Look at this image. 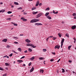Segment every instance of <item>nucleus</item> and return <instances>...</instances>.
Returning <instances> with one entry per match:
<instances>
[{
  "mask_svg": "<svg viewBox=\"0 0 76 76\" xmlns=\"http://www.w3.org/2000/svg\"><path fill=\"white\" fill-rule=\"evenodd\" d=\"M39 20L38 19H32L30 21V23H34L35 22H38Z\"/></svg>",
  "mask_w": 76,
  "mask_h": 76,
  "instance_id": "obj_1",
  "label": "nucleus"
},
{
  "mask_svg": "<svg viewBox=\"0 0 76 76\" xmlns=\"http://www.w3.org/2000/svg\"><path fill=\"white\" fill-rule=\"evenodd\" d=\"M26 46H30V47H32L33 48H35L37 47L36 46H34V45H33L32 44H30V43H28L27 44H26Z\"/></svg>",
  "mask_w": 76,
  "mask_h": 76,
  "instance_id": "obj_2",
  "label": "nucleus"
},
{
  "mask_svg": "<svg viewBox=\"0 0 76 76\" xmlns=\"http://www.w3.org/2000/svg\"><path fill=\"white\" fill-rule=\"evenodd\" d=\"M42 15V13L41 12L39 13L37 15L36 18H39V17L41 16Z\"/></svg>",
  "mask_w": 76,
  "mask_h": 76,
  "instance_id": "obj_3",
  "label": "nucleus"
},
{
  "mask_svg": "<svg viewBox=\"0 0 76 76\" xmlns=\"http://www.w3.org/2000/svg\"><path fill=\"white\" fill-rule=\"evenodd\" d=\"M64 39H62L61 42V48H62V47H63V43L64 42Z\"/></svg>",
  "mask_w": 76,
  "mask_h": 76,
  "instance_id": "obj_4",
  "label": "nucleus"
},
{
  "mask_svg": "<svg viewBox=\"0 0 76 76\" xmlns=\"http://www.w3.org/2000/svg\"><path fill=\"white\" fill-rule=\"evenodd\" d=\"M60 48V46L58 45H56L55 47V49H56V48L59 49Z\"/></svg>",
  "mask_w": 76,
  "mask_h": 76,
  "instance_id": "obj_5",
  "label": "nucleus"
},
{
  "mask_svg": "<svg viewBox=\"0 0 76 76\" xmlns=\"http://www.w3.org/2000/svg\"><path fill=\"white\" fill-rule=\"evenodd\" d=\"M21 20H23V21H24V22L27 21V19H25V18L23 17L21 18Z\"/></svg>",
  "mask_w": 76,
  "mask_h": 76,
  "instance_id": "obj_6",
  "label": "nucleus"
},
{
  "mask_svg": "<svg viewBox=\"0 0 76 76\" xmlns=\"http://www.w3.org/2000/svg\"><path fill=\"white\" fill-rule=\"evenodd\" d=\"M35 25L39 26V25H42V24L41 23H35Z\"/></svg>",
  "mask_w": 76,
  "mask_h": 76,
  "instance_id": "obj_7",
  "label": "nucleus"
},
{
  "mask_svg": "<svg viewBox=\"0 0 76 76\" xmlns=\"http://www.w3.org/2000/svg\"><path fill=\"white\" fill-rule=\"evenodd\" d=\"M25 41L27 42H28V43H29V42H31V41L30 40H29L28 39H25Z\"/></svg>",
  "mask_w": 76,
  "mask_h": 76,
  "instance_id": "obj_8",
  "label": "nucleus"
},
{
  "mask_svg": "<svg viewBox=\"0 0 76 76\" xmlns=\"http://www.w3.org/2000/svg\"><path fill=\"white\" fill-rule=\"evenodd\" d=\"M76 25H74L71 27V29H76Z\"/></svg>",
  "mask_w": 76,
  "mask_h": 76,
  "instance_id": "obj_9",
  "label": "nucleus"
},
{
  "mask_svg": "<svg viewBox=\"0 0 76 76\" xmlns=\"http://www.w3.org/2000/svg\"><path fill=\"white\" fill-rule=\"evenodd\" d=\"M17 61L18 62H19V63H22V62H23V61L22 60H17Z\"/></svg>",
  "mask_w": 76,
  "mask_h": 76,
  "instance_id": "obj_10",
  "label": "nucleus"
},
{
  "mask_svg": "<svg viewBox=\"0 0 76 76\" xmlns=\"http://www.w3.org/2000/svg\"><path fill=\"white\" fill-rule=\"evenodd\" d=\"M7 39H3L2 41V42H7Z\"/></svg>",
  "mask_w": 76,
  "mask_h": 76,
  "instance_id": "obj_11",
  "label": "nucleus"
},
{
  "mask_svg": "<svg viewBox=\"0 0 76 76\" xmlns=\"http://www.w3.org/2000/svg\"><path fill=\"white\" fill-rule=\"evenodd\" d=\"M34 67H32L30 70V73H31V72H32L33 71H34Z\"/></svg>",
  "mask_w": 76,
  "mask_h": 76,
  "instance_id": "obj_12",
  "label": "nucleus"
},
{
  "mask_svg": "<svg viewBox=\"0 0 76 76\" xmlns=\"http://www.w3.org/2000/svg\"><path fill=\"white\" fill-rule=\"evenodd\" d=\"M38 13V11H37L36 12H35L34 11H33L32 12V13L33 15H36L37 13Z\"/></svg>",
  "mask_w": 76,
  "mask_h": 76,
  "instance_id": "obj_13",
  "label": "nucleus"
},
{
  "mask_svg": "<svg viewBox=\"0 0 76 76\" xmlns=\"http://www.w3.org/2000/svg\"><path fill=\"white\" fill-rule=\"evenodd\" d=\"M28 51L29 52H32V49L29 48L28 50Z\"/></svg>",
  "mask_w": 76,
  "mask_h": 76,
  "instance_id": "obj_14",
  "label": "nucleus"
},
{
  "mask_svg": "<svg viewBox=\"0 0 76 76\" xmlns=\"http://www.w3.org/2000/svg\"><path fill=\"white\" fill-rule=\"evenodd\" d=\"M18 51H20V52H21V51H22V49H21V48H18Z\"/></svg>",
  "mask_w": 76,
  "mask_h": 76,
  "instance_id": "obj_15",
  "label": "nucleus"
},
{
  "mask_svg": "<svg viewBox=\"0 0 76 76\" xmlns=\"http://www.w3.org/2000/svg\"><path fill=\"white\" fill-rule=\"evenodd\" d=\"M66 37H68V38H69V34L68 33H66L65 34Z\"/></svg>",
  "mask_w": 76,
  "mask_h": 76,
  "instance_id": "obj_16",
  "label": "nucleus"
},
{
  "mask_svg": "<svg viewBox=\"0 0 76 76\" xmlns=\"http://www.w3.org/2000/svg\"><path fill=\"white\" fill-rule=\"evenodd\" d=\"M44 70L41 69L40 70V73H44Z\"/></svg>",
  "mask_w": 76,
  "mask_h": 76,
  "instance_id": "obj_17",
  "label": "nucleus"
},
{
  "mask_svg": "<svg viewBox=\"0 0 76 76\" xmlns=\"http://www.w3.org/2000/svg\"><path fill=\"white\" fill-rule=\"evenodd\" d=\"M47 18H48V19H51V17L48 16H47Z\"/></svg>",
  "mask_w": 76,
  "mask_h": 76,
  "instance_id": "obj_18",
  "label": "nucleus"
},
{
  "mask_svg": "<svg viewBox=\"0 0 76 76\" xmlns=\"http://www.w3.org/2000/svg\"><path fill=\"white\" fill-rule=\"evenodd\" d=\"M39 60H44V58L42 57H39Z\"/></svg>",
  "mask_w": 76,
  "mask_h": 76,
  "instance_id": "obj_19",
  "label": "nucleus"
},
{
  "mask_svg": "<svg viewBox=\"0 0 76 76\" xmlns=\"http://www.w3.org/2000/svg\"><path fill=\"white\" fill-rule=\"evenodd\" d=\"M35 58V57L34 56L32 57L31 58H30L31 60H33Z\"/></svg>",
  "mask_w": 76,
  "mask_h": 76,
  "instance_id": "obj_20",
  "label": "nucleus"
},
{
  "mask_svg": "<svg viewBox=\"0 0 76 76\" xmlns=\"http://www.w3.org/2000/svg\"><path fill=\"white\" fill-rule=\"evenodd\" d=\"M14 4H15V5H19V4H18V3L16 2H14Z\"/></svg>",
  "mask_w": 76,
  "mask_h": 76,
  "instance_id": "obj_21",
  "label": "nucleus"
},
{
  "mask_svg": "<svg viewBox=\"0 0 76 76\" xmlns=\"http://www.w3.org/2000/svg\"><path fill=\"white\" fill-rule=\"evenodd\" d=\"M5 64L6 66H9V64H8V63H5Z\"/></svg>",
  "mask_w": 76,
  "mask_h": 76,
  "instance_id": "obj_22",
  "label": "nucleus"
},
{
  "mask_svg": "<svg viewBox=\"0 0 76 76\" xmlns=\"http://www.w3.org/2000/svg\"><path fill=\"white\" fill-rule=\"evenodd\" d=\"M72 16H76V13H73L72 14Z\"/></svg>",
  "mask_w": 76,
  "mask_h": 76,
  "instance_id": "obj_23",
  "label": "nucleus"
},
{
  "mask_svg": "<svg viewBox=\"0 0 76 76\" xmlns=\"http://www.w3.org/2000/svg\"><path fill=\"white\" fill-rule=\"evenodd\" d=\"M22 8L21 7H20L18 8V10H22Z\"/></svg>",
  "mask_w": 76,
  "mask_h": 76,
  "instance_id": "obj_24",
  "label": "nucleus"
},
{
  "mask_svg": "<svg viewBox=\"0 0 76 76\" xmlns=\"http://www.w3.org/2000/svg\"><path fill=\"white\" fill-rule=\"evenodd\" d=\"M57 39V37H53V40H55V39Z\"/></svg>",
  "mask_w": 76,
  "mask_h": 76,
  "instance_id": "obj_25",
  "label": "nucleus"
},
{
  "mask_svg": "<svg viewBox=\"0 0 76 76\" xmlns=\"http://www.w3.org/2000/svg\"><path fill=\"white\" fill-rule=\"evenodd\" d=\"M35 9H36V8L35 7H33L32 8L31 10H35Z\"/></svg>",
  "mask_w": 76,
  "mask_h": 76,
  "instance_id": "obj_26",
  "label": "nucleus"
},
{
  "mask_svg": "<svg viewBox=\"0 0 76 76\" xmlns=\"http://www.w3.org/2000/svg\"><path fill=\"white\" fill-rule=\"evenodd\" d=\"M49 12H48L46 13L45 14V16H48V15H49Z\"/></svg>",
  "mask_w": 76,
  "mask_h": 76,
  "instance_id": "obj_27",
  "label": "nucleus"
},
{
  "mask_svg": "<svg viewBox=\"0 0 76 76\" xmlns=\"http://www.w3.org/2000/svg\"><path fill=\"white\" fill-rule=\"evenodd\" d=\"M46 51H47V50L45 49H43V51L44 52H45Z\"/></svg>",
  "mask_w": 76,
  "mask_h": 76,
  "instance_id": "obj_28",
  "label": "nucleus"
},
{
  "mask_svg": "<svg viewBox=\"0 0 76 76\" xmlns=\"http://www.w3.org/2000/svg\"><path fill=\"white\" fill-rule=\"evenodd\" d=\"M6 20H11V18H7L6 19Z\"/></svg>",
  "mask_w": 76,
  "mask_h": 76,
  "instance_id": "obj_29",
  "label": "nucleus"
},
{
  "mask_svg": "<svg viewBox=\"0 0 76 76\" xmlns=\"http://www.w3.org/2000/svg\"><path fill=\"white\" fill-rule=\"evenodd\" d=\"M50 10V8L49 7H48L46 9V10L48 11V10Z\"/></svg>",
  "mask_w": 76,
  "mask_h": 76,
  "instance_id": "obj_30",
  "label": "nucleus"
},
{
  "mask_svg": "<svg viewBox=\"0 0 76 76\" xmlns=\"http://www.w3.org/2000/svg\"><path fill=\"white\" fill-rule=\"evenodd\" d=\"M72 47V46H69L68 47V50H70V48H71Z\"/></svg>",
  "mask_w": 76,
  "mask_h": 76,
  "instance_id": "obj_31",
  "label": "nucleus"
},
{
  "mask_svg": "<svg viewBox=\"0 0 76 76\" xmlns=\"http://www.w3.org/2000/svg\"><path fill=\"white\" fill-rule=\"evenodd\" d=\"M5 10H1L0 11V13H1V12H4Z\"/></svg>",
  "mask_w": 76,
  "mask_h": 76,
  "instance_id": "obj_32",
  "label": "nucleus"
},
{
  "mask_svg": "<svg viewBox=\"0 0 76 76\" xmlns=\"http://www.w3.org/2000/svg\"><path fill=\"white\" fill-rule=\"evenodd\" d=\"M7 48H10V47L9 45H7Z\"/></svg>",
  "mask_w": 76,
  "mask_h": 76,
  "instance_id": "obj_33",
  "label": "nucleus"
},
{
  "mask_svg": "<svg viewBox=\"0 0 76 76\" xmlns=\"http://www.w3.org/2000/svg\"><path fill=\"white\" fill-rule=\"evenodd\" d=\"M8 13V14H10V13H12V12L11 11H8V12H7Z\"/></svg>",
  "mask_w": 76,
  "mask_h": 76,
  "instance_id": "obj_34",
  "label": "nucleus"
},
{
  "mask_svg": "<svg viewBox=\"0 0 76 76\" xmlns=\"http://www.w3.org/2000/svg\"><path fill=\"white\" fill-rule=\"evenodd\" d=\"M39 1H38L37 2L36 4H39Z\"/></svg>",
  "mask_w": 76,
  "mask_h": 76,
  "instance_id": "obj_35",
  "label": "nucleus"
},
{
  "mask_svg": "<svg viewBox=\"0 0 76 76\" xmlns=\"http://www.w3.org/2000/svg\"><path fill=\"white\" fill-rule=\"evenodd\" d=\"M62 72H63V73H64V69H62Z\"/></svg>",
  "mask_w": 76,
  "mask_h": 76,
  "instance_id": "obj_36",
  "label": "nucleus"
},
{
  "mask_svg": "<svg viewBox=\"0 0 76 76\" xmlns=\"http://www.w3.org/2000/svg\"><path fill=\"white\" fill-rule=\"evenodd\" d=\"M58 35L59 36V37L60 38L61 37V34L60 33L58 34Z\"/></svg>",
  "mask_w": 76,
  "mask_h": 76,
  "instance_id": "obj_37",
  "label": "nucleus"
},
{
  "mask_svg": "<svg viewBox=\"0 0 76 76\" xmlns=\"http://www.w3.org/2000/svg\"><path fill=\"white\" fill-rule=\"evenodd\" d=\"M12 56H13V54H12V53H11V54H10L9 55L10 57H12Z\"/></svg>",
  "mask_w": 76,
  "mask_h": 76,
  "instance_id": "obj_38",
  "label": "nucleus"
},
{
  "mask_svg": "<svg viewBox=\"0 0 76 76\" xmlns=\"http://www.w3.org/2000/svg\"><path fill=\"white\" fill-rule=\"evenodd\" d=\"M13 53H15V54H18V53H17V52H15V51H13Z\"/></svg>",
  "mask_w": 76,
  "mask_h": 76,
  "instance_id": "obj_39",
  "label": "nucleus"
},
{
  "mask_svg": "<svg viewBox=\"0 0 76 76\" xmlns=\"http://www.w3.org/2000/svg\"><path fill=\"white\" fill-rule=\"evenodd\" d=\"M31 62H30V63L28 64V66H30L31 65Z\"/></svg>",
  "mask_w": 76,
  "mask_h": 76,
  "instance_id": "obj_40",
  "label": "nucleus"
},
{
  "mask_svg": "<svg viewBox=\"0 0 76 76\" xmlns=\"http://www.w3.org/2000/svg\"><path fill=\"white\" fill-rule=\"evenodd\" d=\"M25 58V56H23L20 59H22V58Z\"/></svg>",
  "mask_w": 76,
  "mask_h": 76,
  "instance_id": "obj_41",
  "label": "nucleus"
},
{
  "mask_svg": "<svg viewBox=\"0 0 76 76\" xmlns=\"http://www.w3.org/2000/svg\"><path fill=\"white\" fill-rule=\"evenodd\" d=\"M0 70H3V68H1V67H0Z\"/></svg>",
  "mask_w": 76,
  "mask_h": 76,
  "instance_id": "obj_42",
  "label": "nucleus"
},
{
  "mask_svg": "<svg viewBox=\"0 0 76 76\" xmlns=\"http://www.w3.org/2000/svg\"><path fill=\"white\" fill-rule=\"evenodd\" d=\"M52 54H53V55H55L56 54V53H53V52H52Z\"/></svg>",
  "mask_w": 76,
  "mask_h": 76,
  "instance_id": "obj_43",
  "label": "nucleus"
},
{
  "mask_svg": "<svg viewBox=\"0 0 76 76\" xmlns=\"http://www.w3.org/2000/svg\"><path fill=\"white\" fill-rule=\"evenodd\" d=\"M14 26H18V25L17 24H14Z\"/></svg>",
  "mask_w": 76,
  "mask_h": 76,
  "instance_id": "obj_44",
  "label": "nucleus"
},
{
  "mask_svg": "<svg viewBox=\"0 0 76 76\" xmlns=\"http://www.w3.org/2000/svg\"><path fill=\"white\" fill-rule=\"evenodd\" d=\"M54 61V59H51L50 60V61Z\"/></svg>",
  "mask_w": 76,
  "mask_h": 76,
  "instance_id": "obj_45",
  "label": "nucleus"
},
{
  "mask_svg": "<svg viewBox=\"0 0 76 76\" xmlns=\"http://www.w3.org/2000/svg\"><path fill=\"white\" fill-rule=\"evenodd\" d=\"M28 51L27 50H26V51H24V52L25 53H27Z\"/></svg>",
  "mask_w": 76,
  "mask_h": 76,
  "instance_id": "obj_46",
  "label": "nucleus"
},
{
  "mask_svg": "<svg viewBox=\"0 0 76 76\" xmlns=\"http://www.w3.org/2000/svg\"><path fill=\"white\" fill-rule=\"evenodd\" d=\"M6 75H7L6 74H5L4 75H3L2 76H6Z\"/></svg>",
  "mask_w": 76,
  "mask_h": 76,
  "instance_id": "obj_47",
  "label": "nucleus"
},
{
  "mask_svg": "<svg viewBox=\"0 0 76 76\" xmlns=\"http://www.w3.org/2000/svg\"><path fill=\"white\" fill-rule=\"evenodd\" d=\"M14 38H16V39H18V37H14Z\"/></svg>",
  "mask_w": 76,
  "mask_h": 76,
  "instance_id": "obj_48",
  "label": "nucleus"
},
{
  "mask_svg": "<svg viewBox=\"0 0 76 76\" xmlns=\"http://www.w3.org/2000/svg\"><path fill=\"white\" fill-rule=\"evenodd\" d=\"M53 36H50L49 37V38H53Z\"/></svg>",
  "mask_w": 76,
  "mask_h": 76,
  "instance_id": "obj_49",
  "label": "nucleus"
},
{
  "mask_svg": "<svg viewBox=\"0 0 76 76\" xmlns=\"http://www.w3.org/2000/svg\"><path fill=\"white\" fill-rule=\"evenodd\" d=\"M14 43H15V44H18V42H14Z\"/></svg>",
  "mask_w": 76,
  "mask_h": 76,
  "instance_id": "obj_50",
  "label": "nucleus"
},
{
  "mask_svg": "<svg viewBox=\"0 0 76 76\" xmlns=\"http://www.w3.org/2000/svg\"><path fill=\"white\" fill-rule=\"evenodd\" d=\"M58 13V11H57L55 12V14H57Z\"/></svg>",
  "mask_w": 76,
  "mask_h": 76,
  "instance_id": "obj_51",
  "label": "nucleus"
},
{
  "mask_svg": "<svg viewBox=\"0 0 76 76\" xmlns=\"http://www.w3.org/2000/svg\"><path fill=\"white\" fill-rule=\"evenodd\" d=\"M38 5H39V4H36V6H38Z\"/></svg>",
  "mask_w": 76,
  "mask_h": 76,
  "instance_id": "obj_52",
  "label": "nucleus"
},
{
  "mask_svg": "<svg viewBox=\"0 0 76 76\" xmlns=\"http://www.w3.org/2000/svg\"><path fill=\"white\" fill-rule=\"evenodd\" d=\"M42 4L41 3H40L39 4V6H41V5Z\"/></svg>",
  "mask_w": 76,
  "mask_h": 76,
  "instance_id": "obj_53",
  "label": "nucleus"
},
{
  "mask_svg": "<svg viewBox=\"0 0 76 76\" xmlns=\"http://www.w3.org/2000/svg\"><path fill=\"white\" fill-rule=\"evenodd\" d=\"M69 63H72V61H71L70 60H69Z\"/></svg>",
  "mask_w": 76,
  "mask_h": 76,
  "instance_id": "obj_54",
  "label": "nucleus"
},
{
  "mask_svg": "<svg viewBox=\"0 0 76 76\" xmlns=\"http://www.w3.org/2000/svg\"><path fill=\"white\" fill-rule=\"evenodd\" d=\"M60 59H59L57 61V63H58L59 61H60Z\"/></svg>",
  "mask_w": 76,
  "mask_h": 76,
  "instance_id": "obj_55",
  "label": "nucleus"
},
{
  "mask_svg": "<svg viewBox=\"0 0 76 76\" xmlns=\"http://www.w3.org/2000/svg\"><path fill=\"white\" fill-rule=\"evenodd\" d=\"M53 13H54V14H55V11H54V10L53 11Z\"/></svg>",
  "mask_w": 76,
  "mask_h": 76,
  "instance_id": "obj_56",
  "label": "nucleus"
},
{
  "mask_svg": "<svg viewBox=\"0 0 76 76\" xmlns=\"http://www.w3.org/2000/svg\"><path fill=\"white\" fill-rule=\"evenodd\" d=\"M23 34H20V36H23Z\"/></svg>",
  "mask_w": 76,
  "mask_h": 76,
  "instance_id": "obj_57",
  "label": "nucleus"
},
{
  "mask_svg": "<svg viewBox=\"0 0 76 76\" xmlns=\"http://www.w3.org/2000/svg\"><path fill=\"white\" fill-rule=\"evenodd\" d=\"M5 69L6 70H8V68L7 67L5 68Z\"/></svg>",
  "mask_w": 76,
  "mask_h": 76,
  "instance_id": "obj_58",
  "label": "nucleus"
},
{
  "mask_svg": "<svg viewBox=\"0 0 76 76\" xmlns=\"http://www.w3.org/2000/svg\"><path fill=\"white\" fill-rule=\"evenodd\" d=\"M13 5L11 6V8H13Z\"/></svg>",
  "mask_w": 76,
  "mask_h": 76,
  "instance_id": "obj_59",
  "label": "nucleus"
},
{
  "mask_svg": "<svg viewBox=\"0 0 76 76\" xmlns=\"http://www.w3.org/2000/svg\"><path fill=\"white\" fill-rule=\"evenodd\" d=\"M23 66H26V65H25V64H23Z\"/></svg>",
  "mask_w": 76,
  "mask_h": 76,
  "instance_id": "obj_60",
  "label": "nucleus"
},
{
  "mask_svg": "<svg viewBox=\"0 0 76 76\" xmlns=\"http://www.w3.org/2000/svg\"><path fill=\"white\" fill-rule=\"evenodd\" d=\"M3 4V3H2V2H1V3H0V4Z\"/></svg>",
  "mask_w": 76,
  "mask_h": 76,
  "instance_id": "obj_61",
  "label": "nucleus"
},
{
  "mask_svg": "<svg viewBox=\"0 0 76 76\" xmlns=\"http://www.w3.org/2000/svg\"><path fill=\"white\" fill-rule=\"evenodd\" d=\"M7 57V56H4L3 57V58H5V57Z\"/></svg>",
  "mask_w": 76,
  "mask_h": 76,
  "instance_id": "obj_62",
  "label": "nucleus"
},
{
  "mask_svg": "<svg viewBox=\"0 0 76 76\" xmlns=\"http://www.w3.org/2000/svg\"><path fill=\"white\" fill-rule=\"evenodd\" d=\"M74 19H76V17H74Z\"/></svg>",
  "mask_w": 76,
  "mask_h": 76,
  "instance_id": "obj_63",
  "label": "nucleus"
},
{
  "mask_svg": "<svg viewBox=\"0 0 76 76\" xmlns=\"http://www.w3.org/2000/svg\"><path fill=\"white\" fill-rule=\"evenodd\" d=\"M24 10H23L22 11V12H24Z\"/></svg>",
  "mask_w": 76,
  "mask_h": 76,
  "instance_id": "obj_64",
  "label": "nucleus"
}]
</instances>
